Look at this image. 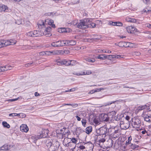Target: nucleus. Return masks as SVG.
Listing matches in <instances>:
<instances>
[{"mask_svg":"<svg viewBox=\"0 0 151 151\" xmlns=\"http://www.w3.org/2000/svg\"><path fill=\"white\" fill-rule=\"evenodd\" d=\"M46 145L49 151H63L57 141L47 142Z\"/></svg>","mask_w":151,"mask_h":151,"instance_id":"f257e3e1","label":"nucleus"},{"mask_svg":"<svg viewBox=\"0 0 151 151\" xmlns=\"http://www.w3.org/2000/svg\"><path fill=\"white\" fill-rule=\"evenodd\" d=\"M107 129H108L106 127H100L98 129H96L97 134L96 135L95 137V140L96 138L97 139L98 137H106L107 135H108Z\"/></svg>","mask_w":151,"mask_h":151,"instance_id":"f03ea898","label":"nucleus"},{"mask_svg":"<svg viewBox=\"0 0 151 151\" xmlns=\"http://www.w3.org/2000/svg\"><path fill=\"white\" fill-rule=\"evenodd\" d=\"M141 121L138 118H134L132 119V124L134 128H139L140 126Z\"/></svg>","mask_w":151,"mask_h":151,"instance_id":"7ed1b4c3","label":"nucleus"},{"mask_svg":"<svg viewBox=\"0 0 151 151\" xmlns=\"http://www.w3.org/2000/svg\"><path fill=\"white\" fill-rule=\"evenodd\" d=\"M119 125L122 129H127L130 127V123L129 121L121 120Z\"/></svg>","mask_w":151,"mask_h":151,"instance_id":"20e7f679","label":"nucleus"},{"mask_svg":"<svg viewBox=\"0 0 151 151\" xmlns=\"http://www.w3.org/2000/svg\"><path fill=\"white\" fill-rule=\"evenodd\" d=\"M49 131L47 129L42 130L40 135L37 136L36 139H40L42 138H44L47 137Z\"/></svg>","mask_w":151,"mask_h":151,"instance_id":"39448f33","label":"nucleus"},{"mask_svg":"<svg viewBox=\"0 0 151 151\" xmlns=\"http://www.w3.org/2000/svg\"><path fill=\"white\" fill-rule=\"evenodd\" d=\"M84 145H85L86 150H88L89 151H93L94 145L91 142L89 141L84 143Z\"/></svg>","mask_w":151,"mask_h":151,"instance_id":"423d86ee","label":"nucleus"},{"mask_svg":"<svg viewBox=\"0 0 151 151\" xmlns=\"http://www.w3.org/2000/svg\"><path fill=\"white\" fill-rule=\"evenodd\" d=\"M145 121L149 123H151V115L143 114L142 115Z\"/></svg>","mask_w":151,"mask_h":151,"instance_id":"0eeeda50","label":"nucleus"},{"mask_svg":"<svg viewBox=\"0 0 151 151\" xmlns=\"http://www.w3.org/2000/svg\"><path fill=\"white\" fill-rule=\"evenodd\" d=\"M77 27L81 29H86L87 27L83 19L80 21L79 23L77 25Z\"/></svg>","mask_w":151,"mask_h":151,"instance_id":"6e6552de","label":"nucleus"},{"mask_svg":"<svg viewBox=\"0 0 151 151\" xmlns=\"http://www.w3.org/2000/svg\"><path fill=\"white\" fill-rule=\"evenodd\" d=\"M126 29L127 32L128 33H132L134 32H137V29L134 27L131 26H128L126 28Z\"/></svg>","mask_w":151,"mask_h":151,"instance_id":"1a4fd4ad","label":"nucleus"},{"mask_svg":"<svg viewBox=\"0 0 151 151\" xmlns=\"http://www.w3.org/2000/svg\"><path fill=\"white\" fill-rule=\"evenodd\" d=\"M100 120L102 121L105 122H107L109 121V118L107 114H101L100 116Z\"/></svg>","mask_w":151,"mask_h":151,"instance_id":"9d476101","label":"nucleus"},{"mask_svg":"<svg viewBox=\"0 0 151 151\" xmlns=\"http://www.w3.org/2000/svg\"><path fill=\"white\" fill-rule=\"evenodd\" d=\"M10 147V145H9L8 144H5L2 146L0 147V151H8L9 150Z\"/></svg>","mask_w":151,"mask_h":151,"instance_id":"9b49d317","label":"nucleus"},{"mask_svg":"<svg viewBox=\"0 0 151 151\" xmlns=\"http://www.w3.org/2000/svg\"><path fill=\"white\" fill-rule=\"evenodd\" d=\"M20 129L22 132H27L28 130V128L26 124H23L20 126Z\"/></svg>","mask_w":151,"mask_h":151,"instance_id":"f8f14e48","label":"nucleus"},{"mask_svg":"<svg viewBox=\"0 0 151 151\" xmlns=\"http://www.w3.org/2000/svg\"><path fill=\"white\" fill-rule=\"evenodd\" d=\"M67 61L65 59L59 60L57 62V63L58 65H65L67 66Z\"/></svg>","mask_w":151,"mask_h":151,"instance_id":"ddd939ff","label":"nucleus"},{"mask_svg":"<svg viewBox=\"0 0 151 151\" xmlns=\"http://www.w3.org/2000/svg\"><path fill=\"white\" fill-rule=\"evenodd\" d=\"M77 63V62L73 60H68L67 61V66L70 65L74 66L76 65Z\"/></svg>","mask_w":151,"mask_h":151,"instance_id":"4468645a","label":"nucleus"},{"mask_svg":"<svg viewBox=\"0 0 151 151\" xmlns=\"http://www.w3.org/2000/svg\"><path fill=\"white\" fill-rule=\"evenodd\" d=\"M57 52L55 51H47L46 53H45V52H42L40 53V55H44L45 54H46L47 55H50L51 54H56Z\"/></svg>","mask_w":151,"mask_h":151,"instance_id":"2eb2a0df","label":"nucleus"},{"mask_svg":"<svg viewBox=\"0 0 151 151\" xmlns=\"http://www.w3.org/2000/svg\"><path fill=\"white\" fill-rule=\"evenodd\" d=\"M68 145L69 146L68 147L72 150V151H74L73 150L75 148L76 144L69 142H68Z\"/></svg>","mask_w":151,"mask_h":151,"instance_id":"dca6fc26","label":"nucleus"},{"mask_svg":"<svg viewBox=\"0 0 151 151\" xmlns=\"http://www.w3.org/2000/svg\"><path fill=\"white\" fill-rule=\"evenodd\" d=\"M33 37H39L42 35V34H40V32L37 30H34L33 31Z\"/></svg>","mask_w":151,"mask_h":151,"instance_id":"f3484780","label":"nucleus"},{"mask_svg":"<svg viewBox=\"0 0 151 151\" xmlns=\"http://www.w3.org/2000/svg\"><path fill=\"white\" fill-rule=\"evenodd\" d=\"M61 46H68V40H64L62 41H59Z\"/></svg>","mask_w":151,"mask_h":151,"instance_id":"a211bd4d","label":"nucleus"},{"mask_svg":"<svg viewBox=\"0 0 151 151\" xmlns=\"http://www.w3.org/2000/svg\"><path fill=\"white\" fill-rule=\"evenodd\" d=\"M113 142L114 141L112 139H109L107 142V147L109 148H110L111 147L113 146Z\"/></svg>","mask_w":151,"mask_h":151,"instance_id":"6ab92c4d","label":"nucleus"},{"mask_svg":"<svg viewBox=\"0 0 151 151\" xmlns=\"http://www.w3.org/2000/svg\"><path fill=\"white\" fill-rule=\"evenodd\" d=\"M52 46L54 47L61 46V45L59 41L52 42L51 44Z\"/></svg>","mask_w":151,"mask_h":151,"instance_id":"aec40b11","label":"nucleus"},{"mask_svg":"<svg viewBox=\"0 0 151 151\" xmlns=\"http://www.w3.org/2000/svg\"><path fill=\"white\" fill-rule=\"evenodd\" d=\"M125 19L126 21L128 22L134 23L136 22V20L134 18H130L128 17L126 18Z\"/></svg>","mask_w":151,"mask_h":151,"instance_id":"412c9836","label":"nucleus"},{"mask_svg":"<svg viewBox=\"0 0 151 151\" xmlns=\"http://www.w3.org/2000/svg\"><path fill=\"white\" fill-rule=\"evenodd\" d=\"M76 41L73 40H68V45L73 46L76 44Z\"/></svg>","mask_w":151,"mask_h":151,"instance_id":"4be33fe9","label":"nucleus"},{"mask_svg":"<svg viewBox=\"0 0 151 151\" xmlns=\"http://www.w3.org/2000/svg\"><path fill=\"white\" fill-rule=\"evenodd\" d=\"M105 137H98V138L97 139L96 138V141H97V140L98 139V141H99V143H103L105 141Z\"/></svg>","mask_w":151,"mask_h":151,"instance_id":"5701e85b","label":"nucleus"},{"mask_svg":"<svg viewBox=\"0 0 151 151\" xmlns=\"http://www.w3.org/2000/svg\"><path fill=\"white\" fill-rule=\"evenodd\" d=\"M92 127L91 126L87 127L86 129V133L88 134H90L92 132Z\"/></svg>","mask_w":151,"mask_h":151,"instance_id":"b1692460","label":"nucleus"},{"mask_svg":"<svg viewBox=\"0 0 151 151\" xmlns=\"http://www.w3.org/2000/svg\"><path fill=\"white\" fill-rule=\"evenodd\" d=\"M98 59H99L102 60H104L107 58V56L104 55H99L97 57Z\"/></svg>","mask_w":151,"mask_h":151,"instance_id":"393cba45","label":"nucleus"},{"mask_svg":"<svg viewBox=\"0 0 151 151\" xmlns=\"http://www.w3.org/2000/svg\"><path fill=\"white\" fill-rule=\"evenodd\" d=\"M3 42L4 47L8 45H10V42L9 40H3Z\"/></svg>","mask_w":151,"mask_h":151,"instance_id":"a878e982","label":"nucleus"},{"mask_svg":"<svg viewBox=\"0 0 151 151\" xmlns=\"http://www.w3.org/2000/svg\"><path fill=\"white\" fill-rule=\"evenodd\" d=\"M7 8V6L4 5H0V10L1 11H5Z\"/></svg>","mask_w":151,"mask_h":151,"instance_id":"bb28decb","label":"nucleus"},{"mask_svg":"<svg viewBox=\"0 0 151 151\" xmlns=\"http://www.w3.org/2000/svg\"><path fill=\"white\" fill-rule=\"evenodd\" d=\"M84 132V131L80 127H77L76 129V133L77 134H79L81 133Z\"/></svg>","mask_w":151,"mask_h":151,"instance_id":"cd10ccee","label":"nucleus"},{"mask_svg":"<svg viewBox=\"0 0 151 151\" xmlns=\"http://www.w3.org/2000/svg\"><path fill=\"white\" fill-rule=\"evenodd\" d=\"M110 130L113 131V134L114 135L115 134H116L117 133H118L119 132V130L118 129L115 130V128H109L108 129V132H110Z\"/></svg>","mask_w":151,"mask_h":151,"instance_id":"c85d7f7f","label":"nucleus"},{"mask_svg":"<svg viewBox=\"0 0 151 151\" xmlns=\"http://www.w3.org/2000/svg\"><path fill=\"white\" fill-rule=\"evenodd\" d=\"M68 139H69V138H67L66 139H65L63 141V144L65 147H69V146L68 145V143H66L67 142H68Z\"/></svg>","mask_w":151,"mask_h":151,"instance_id":"c756f323","label":"nucleus"},{"mask_svg":"<svg viewBox=\"0 0 151 151\" xmlns=\"http://www.w3.org/2000/svg\"><path fill=\"white\" fill-rule=\"evenodd\" d=\"M2 125L4 127L7 128H10V127L9 124L6 122H2Z\"/></svg>","mask_w":151,"mask_h":151,"instance_id":"7c9ffc66","label":"nucleus"},{"mask_svg":"<svg viewBox=\"0 0 151 151\" xmlns=\"http://www.w3.org/2000/svg\"><path fill=\"white\" fill-rule=\"evenodd\" d=\"M91 70H86L85 71L82 72V75H88L91 74Z\"/></svg>","mask_w":151,"mask_h":151,"instance_id":"2f4dec72","label":"nucleus"},{"mask_svg":"<svg viewBox=\"0 0 151 151\" xmlns=\"http://www.w3.org/2000/svg\"><path fill=\"white\" fill-rule=\"evenodd\" d=\"M40 22H41V24L39 23L37 24L38 27H40V26L41 28L45 27V24L44 21L41 20Z\"/></svg>","mask_w":151,"mask_h":151,"instance_id":"473e14b6","label":"nucleus"},{"mask_svg":"<svg viewBox=\"0 0 151 151\" xmlns=\"http://www.w3.org/2000/svg\"><path fill=\"white\" fill-rule=\"evenodd\" d=\"M86 60L89 62L91 63H93L95 61V60L94 58H86Z\"/></svg>","mask_w":151,"mask_h":151,"instance_id":"72a5a7b5","label":"nucleus"},{"mask_svg":"<svg viewBox=\"0 0 151 151\" xmlns=\"http://www.w3.org/2000/svg\"><path fill=\"white\" fill-rule=\"evenodd\" d=\"M64 131L63 135H65L66 134L68 133V132L70 133V131L69 130L68 128H67L65 127H63Z\"/></svg>","mask_w":151,"mask_h":151,"instance_id":"f704fd0d","label":"nucleus"},{"mask_svg":"<svg viewBox=\"0 0 151 151\" xmlns=\"http://www.w3.org/2000/svg\"><path fill=\"white\" fill-rule=\"evenodd\" d=\"M119 44H121L122 45H123V46H124V47L125 46V44H126V45L125 46L126 47H129L130 43L129 42H119Z\"/></svg>","mask_w":151,"mask_h":151,"instance_id":"c9c22d12","label":"nucleus"},{"mask_svg":"<svg viewBox=\"0 0 151 151\" xmlns=\"http://www.w3.org/2000/svg\"><path fill=\"white\" fill-rule=\"evenodd\" d=\"M147 107H148L147 105H144V106H143L141 107H139L138 109H139V110L141 111V110H143L145 109H146V108L147 109Z\"/></svg>","mask_w":151,"mask_h":151,"instance_id":"e433bc0d","label":"nucleus"},{"mask_svg":"<svg viewBox=\"0 0 151 151\" xmlns=\"http://www.w3.org/2000/svg\"><path fill=\"white\" fill-rule=\"evenodd\" d=\"M43 35H44L46 37H49L51 36L52 34L50 32H46V31H44L43 33Z\"/></svg>","mask_w":151,"mask_h":151,"instance_id":"4c0bfd02","label":"nucleus"},{"mask_svg":"<svg viewBox=\"0 0 151 151\" xmlns=\"http://www.w3.org/2000/svg\"><path fill=\"white\" fill-rule=\"evenodd\" d=\"M71 139L70 141V142H71V143H75V144H76V143L77 142V141L76 140V139L75 138L73 137L72 139Z\"/></svg>","mask_w":151,"mask_h":151,"instance_id":"58836bf2","label":"nucleus"},{"mask_svg":"<svg viewBox=\"0 0 151 151\" xmlns=\"http://www.w3.org/2000/svg\"><path fill=\"white\" fill-rule=\"evenodd\" d=\"M78 23V22L77 20L75 19L73 21H72L70 24L71 25H77Z\"/></svg>","mask_w":151,"mask_h":151,"instance_id":"ea45409f","label":"nucleus"},{"mask_svg":"<svg viewBox=\"0 0 151 151\" xmlns=\"http://www.w3.org/2000/svg\"><path fill=\"white\" fill-rule=\"evenodd\" d=\"M19 115V114H17L16 113H13L9 114V116L10 117H12V118H13L14 116H18Z\"/></svg>","mask_w":151,"mask_h":151,"instance_id":"a19ab883","label":"nucleus"},{"mask_svg":"<svg viewBox=\"0 0 151 151\" xmlns=\"http://www.w3.org/2000/svg\"><path fill=\"white\" fill-rule=\"evenodd\" d=\"M9 41H10V45H14L15 44L16 42H17V41H16V40H9Z\"/></svg>","mask_w":151,"mask_h":151,"instance_id":"79ce46f5","label":"nucleus"},{"mask_svg":"<svg viewBox=\"0 0 151 151\" xmlns=\"http://www.w3.org/2000/svg\"><path fill=\"white\" fill-rule=\"evenodd\" d=\"M82 123V125L84 127H86V119H82L81 121Z\"/></svg>","mask_w":151,"mask_h":151,"instance_id":"37998d69","label":"nucleus"},{"mask_svg":"<svg viewBox=\"0 0 151 151\" xmlns=\"http://www.w3.org/2000/svg\"><path fill=\"white\" fill-rule=\"evenodd\" d=\"M33 31H31L27 33L26 35L28 37H33Z\"/></svg>","mask_w":151,"mask_h":151,"instance_id":"c03bdc74","label":"nucleus"},{"mask_svg":"<svg viewBox=\"0 0 151 151\" xmlns=\"http://www.w3.org/2000/svg\"><path fill=\"white\" fill-rule=\"evenodd\" d=\"M85 24H88L92 21V19H83Z\"/></svg>","mask_w":151,"mask_h":151,"instance_id":"a18cd8bd","label":"nucleus"},{"mask_svg":"<svg viewBox=\"0 0 151 151\" xmlns=\"http://www.w3.org/2000/svg\"><path fill=\"white\" fill-rule=\"evenodd\" d=\"M52 29L50 27H47L44 31H46V32H50Z\"/></svg>","mask_w":151,"mask_h":151,"instance_id":"49530a36","label":"nucleus"},{"mask_svg":"<svg viewBox=\"0 0 151 151\" xmlns=\"http://www.w3.org/2000/svg\"><path fill=\"white\" fill-rule=\"evenodd\" d=\"M130 147L131 148L133 149H134L137 147H138V146L134 144H132L131 145Z\"/></svg>","mask_w":151,"mask_h":151,"instance_id":"de8ad7c7","label":"nucleus"},{"mask_svg":"<svg viewBox=\"0 0 151 151\" xmlns=\"http://www.w3.org/2000/svg\"><path fill=\"white\" fill-rule=\"evenodd\" d=\"M73 74L74 75H76L77 76H80L82 75V72H74L73 73Z\"/></svg>","mask_w":151,"mask_h":151,"instance_id":"09e8293b","label":"nucleus"},{"mask_svg":"<svg viewBox=\"0 0 151 151\" xmlns=\"http://www.w3.org/2000/svg\"><path fill=\"white\" fill-rule=\"evenodd\" d=\"M120 119H121V116H120V115H119V116L117 115V116H116L114 117L115 120L116 121H119Z\"/></svg>","mask_w":151,"mask_h":151,"instance_id":"8fccbe9b","label":"nucleus"},{"mask_svg":"<svg viewBox=\"0 0 151 151\" xmlns=\"http://www.w3.org/2000/svg\"><path fill=\"white\" fill-rule=\"evenodd\" d=\"M6 70H10L11 69L12 67H11L10 65H6L5 66Z\"/></svg>","mask_w":151,"mask_h":151,"instance_id":"3c124183","label":"nucleus"},{"mask_svg":"<svg viewBox=\"0 0 151 151\" xmlns=\"http://www.w3.org/2000/svg\"><path fill=\"white\" fill-rule=\"evenodd\" d=\"M4 47V43L3 42V40L0 41V48Z\"/></svg>","mask_w":151,"mask_h":151,"instance_id":"603ef678","label":"nucleus"},{"mask_svg":"<svg viewBox=\"0 0 151 151\" xmlns=\"http://www.w3.org/2000/svg\"><path fill=\"white\" fill-rule=\"evenodd\" d=\"M83 143V145H81L79 147V148L81 150H83L84 149H86L85 145H84V143Z\"/></svg>","mask_w":151,"mask_h":151,"instance_id":"864d4df0","label":"nucleus"},{"mask_svg":"<svg viewBox=\"0 0 151 151\" xmlns=\"http://www.w3.org/2000/svg\"><path fill=\"white\" fill-rule=\"evenodd\" d=\"M141 133L145 135V136H146V135H147V133L146 131L144 130L142 131Z\"/></svg>","mask_w":151,"mask_h":151,"instance_id":"5fc2aeb1","label":"nucleus"},{"mask_svg":"<svg viewBox=\"0 0 151 151\" xmlns=\"http://www.w3.org/2000/svg\"><path fill=\"white\" fill-rule=\"evenodd\" d=\"M76 88H73L70 89L69 90L66 91L65 92H71V91H73L76 90Z\"/></svg>","mask_w":151,"mask_h":151,"instance_id":"6e6d98bb","label":"nucleus"},{"mask_svg":"<svg viewBox=\"0 0 151 151\" xmlns=\"http://www.w3.org/2000/svg\"><path fill=\"white\" fill-rule=\"evenodd\" d=\"M104 89L103 88H97L94 90V92H99L101 91V90H104Z\"/></svg>","mask_w":151,"mask_h":151,"instance_id":"4d7b16f0","label":"nucleus"},{"mask_svg":"<svg viewBox=\"0 0 151 151\" xmlns=\"http://www.w3.org/2000/svg\"><path fill=\"white\" fill-rule=\"evenodd\" d=\"M132 137L131 136L129 137H128V142H127V141H126V144H129V143H130V142H131V141L132 140Z\"/></svg>","mask_w":151,"mask_h":151,"instance_id":"13d9d810","label":"nucleus"},{"mask_svg":"<svg viewBox=\"0 0 151 151\" xmlns=\"http://www.w3.org/2000/svg\"><path fill=\"white\" fill-rule=\"evenodd\" d=\"M96 24L95 23H94L92 22L91 24L90 25V28H93L96 26Z\"/></svg>","mask_w":151,"mask_h":151,"instance_id":"bf43d9fd","label":"nucleus"},{"mask_svg":"<svg viewBox=\"0 0 151 151\" xmlns=\"http://www.w3.org/2000/svg\"><path fill=\"white\" fill-rule=\"evenodd\" d=\"M63 131H64L63 127V128L62 129H60L58 130L59 133L60 134H63Z\"/></svg>","mask_w":151,"mask_h":151,"instance_id":"052dcab7","label":"nucleus"},{"mask_svg":"<svg viewBox=\"0 0 151 151\" xmlns=\"http://www.w3.org/2000/svg\"><path fill=\"white\" fill-rule=\"evenodd\" d=\"M19 98L18 97V98H16V99H10L8 100V101H11V102L14 101H16L18 100V99Z\"/></svg>","mask_w":151,"mask_h":151,"instance_id":"680f3d73","label":"nucleus"},{"mask_svg":"<svg viewBox=\"0 0 151 151\" xmlns=\"http://www.w3.org/2000/svg\"><path fill=\"white\" fill-rule=\"evenodd\" d=\"M92 21H90V22L88 23V24H85L86 25L87 27L86 28H90V25L91 24V23L92 22Z\"/></svg>","mask_w":151,"mask_h":151,"instance_id":"e2e57ef3","label":"nucleus"},{"mask_svg":"<svg viewBox=\"0 0 151 151\" xmlns=\"http://www.w3.org/2000/svg\"><path fill=\"white\" fill-rule=\"evenodd\" d=\"M33 63H29L25 64V66L26 67H29L31 66V65L33 64Z\"/></svg>","mask_w":151,"mask_h":151,"instance_id":"0e129e2a","label":"nucleus"},{"mask_svg":"<svg viewBox=\"0 0 151 151\" xmlns=\"http://www.w3.org/2000/svg\"><path fill=\"white\" fill-rule=\"evenodd\" d=\"M0 68L1 70V72L6 71L5 66H0Z\"/></svg>","mask_w":151,"mask_h":151,"instance_id":"69168bd1","label":"nucleus"},{"mask_svg":"<svg viewBox=\"0 0 151 151\" xmlns=\"http://www.w3.org/2000/svg\"><path fill=\"white\" fill-rule=\"evenodd\" d=\"M122 24L121 22H116V26H122Z\"/></svg>","mask_w":151,"mask_h":151,"instance_id":"338daca9","label":"nucleus"},{"mask_svg":"<svg viewBox=\"0 0 151 151\" xmlns=\"http://www.w3.org/2000/svg\"><path fill=\"white\" fill-rule=\"evenodd\" d=\"M61 32H67V29H65L64 28H62L61 29Z\"/></svg>","mask_w":151,"mask_h":151,"instance_id":"774afa93","label":"nucleus"}]
</instances>
